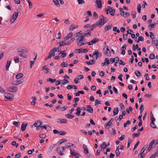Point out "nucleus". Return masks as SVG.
I'll use <instances>...</instances> for the list:
<instances>
[{"mask_svg": "<svg viewBox=\"0 0 158 158\" xmlns=\"http://www.w3.org/2000/svg\"><path fill=\"white\" fill-rule=\"evenodd\" d=\"M90 35L91 33L90 32H88L87 33H84L82 35H81L80 37L77 39L76 41L77 43V45L79 46H81L82 45H85L86 43H84L82 42L85 36H87V35Z\"/></svg>", "mask_w": 158, "mask_h": 158, "instance_id": "obj_1", "label": "nucleus"}, {"mask_svg": "<svg viewBox=\"0 0 158 158\" xmlns=\"http://www.w3.org/2000/svg\"><path fill=\"white\" fill-rule=\"evenodd\" d=\"M99 21H97V22L99 25V27H101L103 26L104 24L106 23L108 21L107 19L104 17L103 15H100L99 17Z\"/></svg>", "mask_w": 158, "mask_h": 158, "instance_id": "obj_2", "label": "nucleus"}, {"mask_svg": "<svg viewBox=\"0 0 158 158\" xmlns=\"http://www.w3.org/2000/svg\"><path fill=\"white\" fill-rule=\"evenodd\" d=\"M17 11H18V12H15L11 19L10 22L12 23H13L15 22L18 16L19 12V10L17 9Z\"/></svg>", "mask_w": 158, "mask_h": 158, "instance_id": "obj_3", "label": "nucleus"}, {"mask_svg": "<svg viewBox=\"0 0 158 158\" xmlns=\"http://www.w3.org/2000/svg\"><path fill=\"white\" fill-rule=\"evenodd\" d=\"M13 96L12 94L8 93H6L5 94V98L8 99L10 101H11L13 100Z\"/></svg>", "mask_w": 158, "mask_h": 158, "instance_id": "obj_4", "label": "nucleus"}, {"mask_svg": "<svg viewBox=\"0 0 158 158\" xmlns=\"http://www.w3.org/2000/svg\"><path fill=\"white\" fill-rule=\"evenodd\" d=\"M98 41L99 39L98 38H96L93 39L90 41L88 42L87 43L88 44V45H91L93 44H95L96 43L98 42Z\"/></svg>", "mask_w": 158, "mask_h": 158, "instance_id": "obj_5", "label": "nucleus"}, {"mask_svg": "<svg viewBox=\"0 0 158 158\" xmlns=\"http://www.w3.org/2000/svg\"><path fill=\"white\" fill-rule=\"evenodd\" d=\"M42 124V122L39 120H37L34 123L33 125L34 127H41V125Z\"/></svg>", "mask_w": 158, "mask_h": 158, "instance_id": "obj_6", "label": "nucleus"}, {"mask_svg": "<svg viewBox=\"0 0 158 158\" xmlns=\"http://www.w3.org/2000/svg\"><path fill=\"white\" fill-rule=\"evenodd\" d=\"M127 45L126 44H124L123 45V46L121 48V50L122 51L121 54L124 55L125 54V50L126 49Z\"/></svg>", "mask_w": 158, "mask_h": 158, "instance_id": "obj_7", "label": "nucleus"}, {"mask_svg": "<svg viewBox=\"0 0 158 158\" xmlns=\"http://www.w3.org/2000/svg\"><path fill=\"white\" fill-rule=\"evenodd\" d=\"M93 56L96 55V59H97L98 57H100L101 56V54L98 51H95L94 52L93 54Z\"/></svg>", "mask_w": 158, "mask_h": 158, "instance_id": "obj_8", "label": "nucleus"}, {"mask_svg": "<svg viewBox=\"0 0 158 158\" xmlns=\"http://www.w3.org/2000/svg\"><path fill=\"white\" fill-rule=\"evenodd\" d=\"M57 122L60 123H66L67 120L64 119L58 118L57 119Z\"/></svg>", "mask_w": 158, "mask_h": 158, "instance_id": "obj_9", "label": "nucleus"}, {"mask_svg": "<svg viewBox=\"0 0 158 158\" xmlns=\"http://www.w3.org/2000/svg\"><path fill=\"white\" fill-rule=\"evenodd\" d=\"M87 109V111L89 113H92L93 112V109L90 105H87L86 106Z\"/></svg>", "mask_w": 158, "mask_h": 158, "instance_id": "obj_10", "label": "nucleus"}, {"mask_svg": "<svg viewBox=\"0 0 158 158\" xmlns=\"http://www.w3.org/2000/svg\"><path fill=\"white\" fill-rule=\"evenodd\" d=\"M27 125L28 124L27 123H24V122L21 125V129L23 131H24L25 130L26 127L27 126Z\"/></svg>", "mask_w": 158, "mask_h": 158, "instance_id": "obj_11", "label": "nucleus"}, {"mask_svg": "<svg viewBox=\"0 0 158 158\" xmlns=\"http://www.w3.org/2000/svg\"><path fill=\"white\" fill-rule=\"evenodd\" d=\"M83 147L84 149V152L85 154H88L89 151L87 146L85 145H83Z\"/></svg>", "mask_w": 158, "mask_h": 158, "instance_id": "obj_12", "label": "nucleus"}, {"mask_svg": "<svg viewBox=\"0 0 158 158\" xmlns=\"http://www.w3.org/2000/svg\"><path fill=\"white\" fill-rule=\"evenodd\" d=\"M96 3L98 7L99 8H101L102 7L101 0H96Z\"/></svg>", "mask_w": 158, "mask_h": 158, "instance_id": "obj_13", "label": "nucleus"}, {"mask_svg": "<svg viewBox=\"0 0 158 158\" xmlns=\"http://www.w3.org/2000/svg\"><path fill=\"white\" fill-rule=\"evenodd\" d=\"M73 34L72 32H70L65 37H64V39L65 40H67L69 39L70 38L72 37Z\"/></svg>", "mask_w": 158, "mask_h": 158, "instance_id": "obj_14", "label": "nucleus"}, {"mask_svg": "<svg viewBox=\"0 0 158 158\" xmlns=\"http://www.w3.org/2000/svg\"><path fill=\"white\" fill-rule=\"evenodd\" d=\"M112 27V24H110L106 26L105 27V31H106L110 30Z\"/></svg>", "mask_w": 158, "mask_h": 158, "instance_id": "obj_15", "label": "nucleus"}, {"mask_svg": "<svg viewBox=\"0 0 158 158\" xmlns=\"http://www.w3.org/2000/svg\"><path fill=\"white\" fill-rule=\"evenodd\" d=\"M108 8L106 10H105V11L106 12V14H108V11H109V12L110 13V15L112 16H113L114 15V13H111V8L110 6H108Z\"/></svg>", "mask_w": 158, "mask_h": 158, "instance_id": "obj_16", "label": "nucleus"}, {"mask_svg": "<svg viewBox=\"0 0 158 158\" xmlns=\"http://www.w3.org/2000/svg\"><path fill=\"white\" fill-rule=\"evenodd\" d=\"M78 50L79 51L78 52L79 53L84 52V53H86L88 52V50L86 49H76V50L77 51Z\"/></svg>", "mask_w": 158, "mask_h": 158, "instance_id": "obj_17", "label": "nucleus"}, {"mask_svg": "<svg viewBox=\"0 0 158 158\" xmlns=\"http://www.w3.org/2000/svg\"><path fill=\"white\" fill-rule=\"evenodd\" d=\"M59 44V47H60L62 46H64L65 45L66 42H65V41L63 40L58 42L57 43V44Z\"/></svg>", "mask_w": 158, "mask_h": 158, "instance_id": "obj_18", "label": "nucleus"}, {"mask_svg": "<svg viewBox=\"0 0 158 158\" xmlns=\"http://www.w3.org/2000/svg\"><path fill=\"white\" fill-rule=\"evenodd\" d=\"M66 51L64 50L62 51H60L59 54H61L62 58H64L67 56V54L65 52Z\"/></svg>", "mask_w": 158, "mask_h": 158, "instance_id": "obj_19", "label": "nucleus"}, {"mask_svg": "<svg viewBox=\"0 0 158 158\" xmlns=\"http://www.w3.org/2000/svg\"><path fill=\"white\" fill-rule=\"evenodd\" d=\"M107 146L108 145H107L106 142H103L102 145L100 146V147L102 149H106Z\"/></svg>", "mask_w": 158, "mask_h": 158, "instance_id": "obj_20", "label": "nucleus"}, {"mask_svg": "<svg viewBox=\"0 0 158 158\" xmlns=\"http://www.w3.org/2000/svg\"><path fill=\"white\" fill-rule=\"evenodd\" d=\"M152 44L154 46L157 44L158 43V41L157 39L156 38H155L154 39H153L152 40Z\"/></svg>", "mask_w": 158, "mask_h": 158, "instance_id": "obj_21", "label": "nucleus"}, {"mask_svg": "<svg viewBox=\"0 0 158 158\" xmlns=\"http://www.w3.org/2000/svg\"><path fill=\"white\" fill-rule=\"evenodd\" d=\"M76 110L77 111V112L75 114L78 116H79L80 114L81 110L80 108L79 107H77L76 109Z\"/></svg>", "mask_w": 158, "mask_h": 158, "instance_id": "obj_22", "label": "nucleus"}, {"mask_svg": "<svg viewBox=\"0 0 158 158\" xmlns=\"http://www.w3.org/2000/svg\"><path fill=\"white\" fill-rule=\"evenodd\" d=\"M17 52H27V49H23L21 48H19L17 49Z\"/></svg>", "mask_w": 158, "mask_h": 158, "instance_id": "obj_23", "label": "nucleus"}, {"mask_svg": "<svg viewBox=\"0 0 158 158\" xmlns=\"http://www.w3.org/2000/svg\"><path fill=\"white\" fill-rule=\"evenodd\" d=\"M56 51L53 48L49 52V54H51L52 56H55Z\"/></svg>", "mask_w": 158, "mask_h": 158, "instance_id": "obj_24", "label": "nucleus"}, {"mask_svg": "<svg viewBox=\"0 0 158 158\" xmlns=\"http://www.w3.org/2000/svg\"><path fill=\"white\" fill-rule=\"evenodd\" d=\"M11 62V61H7V64L6 65V70L8 71L9 70V68Z\"/></svg>", "mask_w": 158, "mask_h": 158, "instance_id": "obj_25", "label": "nucleus"}, {"mask_svg": "<svg viewBox=\"0 0 158 158\" xmlns=\"http://www.w3.org/2000/svg\"><path fill=\"white\" fill-rule=\"evenodd\" d=\"M95 61L94 60H91L89 61H86L85 63L88 65L92 64H94Z\"/></svg>", "mask_w": 158, "mask_h": 158, "instance_id": "obj_26", "label": "nucleus"}, {"mask_svg": "<svg viewBox=\"0 0 158 158\" xmlns=\"http://www.w3.org/2000/svg\"><path fill=\"white\" fill-rule=\"evenodd\" d=\"M118 112V108H115L114 110L113 115L114 116L117 114Z\"/></svg>", "mask_w": 158, "mask_h": 158, "instance_id": "obj_27", "label": "nucleus"}, {"mask_svg": "<svg viewBox=\"0 0 158 158\" xmlns=\"http://www.w3.org/2000/svg\"><path fill=\"white\" fill-rule=\"evenodd\" d=\"M56 81V79H52L50 78H48L47 80V81H50L52 83H54Z\"/></svg>", "mask_w": 158, "mask_h": 158, "instance_id": "obj_28", "label": "nucleus"}, {"mask_svg": "<svg viewBox=\"0 0 158 158\" xmlns=\"http://www.w3.org/2000/svg\"><path fill=\"white\" fill-rule=\"evenodd\" d=\"M65 116L66 118L69 119H72L74 117V116L73 115L69 114H66L65 115Z\"/></svg>", "mask_w": 158, "mask_h": 158, "instance_id": "obj_29", "label": "nucleus"}, {"mask_svg": "<svg viewBox=\"0 0 158 158\" xmlns=\"http://www.w3.org/2000/svg\"><path fill=\"white\" fill-rule=\"evenodd\" d=\"M24 81L23 79H21L20 80H18L16 81V83L15 84V85H18L19 84H21Z\"/></svg>", "mask_w": 158, "mask_h": 158, "instance_id": "obj_30", "label": "nucleus"}, {"mask_svg": "<svg viewBox=\"0 0 158 158\" xmlns=\"http://www.w3.org/2000/svg\"><path fill=\"white\" fill-rule=\"evenodd\" d=\"M23 76V74L22 73H20L17 74L16 76V78L19 79L21 78Z\"/></svg>", "mask_w": 158, "mask_h": 158, "instance_id": "obj_31", "label": "nucleus"}, {"mask_svg": "<svg viewBox=\"0 0 158 158\" xmlns=\"http://www.w3.org/2000/svg\"><path fill=\"white\" fill-rule=\"evenodd\" d=\"M154 121H155L152 120V121H151V122L150 123V124H151L150 125H151V126L153 128H156V125H155V124L154 123Z\"/></svg>", "mask_w": 158, "mask_h": 158, "instance_id": "obj_32", "label": "nucleus"}, {"mask_svg": "<svg viewBox=\"0 0 158 158\" xmlns=\"http://www.w3.org/2000/svg\"><path fill=\"white\" fill-rule=\"evenodd\" d=\"M56 151L58 153H59L60 155H63L64 154L61 152V151L60 150V148L59 147L58 148L56 149Z\"/></svg>", "mask_w": 158, "mask_h": 158, "instance_id": "obj_33", "label": "nucleus"}, {"mask_svg": "<svg viewBox=\"0 0 158 158\" xmlns=\"http://www.w3.org/2000/svg\"><path fill=\"white\" fill-rule=\"evenodd\" d=\"M55 4L58 7H60V5L58 0H53Z\"/></svg>", "mask_w": 158, "mask_h": 158, "instance_id": "obj_34", "label": "nucleus"}, {"mask_svg": "<svg viewBox=\"0 0 158 158\" xmlns=\"http://www.w3.org/2000/svg\"><path fill=\"white\" fill-rule=\"evenodd\" d=\"M43 69L46 70V72L45 73H47L49 72V69L47 67L46 65L43 67Z\"/></svg>", "mask_w": 158, "mask_h": 158, "instance_id": "obj_35", "label": "nucleus"}, {"mask_svg": "<svg viewBox=\"0 0 158 158\" xmlns=\"http://www.w3.org/2000/svg\"><path fill=\"white\" fill-rule=\"evenodd\" d=\"M41 128H42V129L44 128L46 130L47 129V128L48 127H49V128H50L51 127L49 126V125L46 124L44 126H41V127H40Z\"/></svg>", "mask_w": 158, "mask_h": 158, "instance_id": "obj_36", "label": "nucleus"}, {"mask_svg": "<svg viewBox=\"0 0 158 158\" xmlns=\"http://www.w3.org/2000/svg\"><path fill=\"white\" fill-rule=\"evenodd\" d=\"M115 152L117 156H118L120 154V153L119 152V146H118Z\"/></svg>", "mask_w": 158, "mask_h": 158, "instance_id": "obj_37", "label": "nucleus"}, {"mask_svg": "<svg viewBox=\"0 0 158 158\" xmlns=\"http://www.w3.org/2000/svg\"><path fill=\"white\" fill-rule=\"evenodd\" d=\"M111 124L109 121H108L105 124V127L108 129H109L110 127V125Z\"/></svg>", "mask_w": 158, "mask_h": 158, "instance_id": "obj_38", "label": "nucleus"}, {"mask_svg": "<svg viewBox=\"0 0 158 158\" xmlns=\"http://www.w3.org/2000/svg\"><path fill=\"white\" fill-rule=\"evenodd\" d=\"M156 156H158V151L152 155L150 158H155Z\"/></svg>", "mask_w": 158, "mask_h": 158, "instance_id": "obj_39", "label": "nucleus"}, {"mask_svg": "<svg viewBox=\"0 0 158 158\" xmlns=\"http://www.w3.org/2000/svg\"><path fill=\"white\" fill-rule=\"evenodd\" d=\"M81 31L79 32L76 33L74 35L75 36L76 38L80 36V35H81L82 34V33H81Z\"/></svg>", "mask_w": 158, "mask_h": 158, "instance_id": "obj_40", "label": "nucleus"}, {"mask_svg": "<svg viewBox=\"0 0 158 158\" xmlns=\"http://www.w3.org/2000/svg\"><path fill=\"white\" fill-rule=\"evenodd\" d=\"M113 30L114 31H116L118 33H119L120 32V30L118 29H117V27H113Z\"/></svg>", "mask_w": 158, "mask_h": 158, "instance_id": "obj_41", "label": "nucleus"}, {"mask_svg": "<svg viewBox=\"0 0 158 158\" xmlns=\"http://www.w3.org/2000/svg\"><path fill=\"white\" fill-rule=\"evenodd\" d=\"M141 5L139 4L137 6V11L139 13H140L141 11Z\"/></svg>", "mask_w": 158, "mask_h": 158, "instance_id": "obj_42", "label": "nucleus"}, {"mask_svg": "<svg viewBox=\"0 0 158 158\" xmlns=\"http://www.w3.org/2000/svg\"><path fill=\"white\" fill-rule=\"evenodd\" d=\"M136 75L138 77H141V73L140 72L138 71H136L135 72Z\"/></svg>", "mask_w": 158, "mask_h": 158, "instance_id": "obj_43", "label": "nucleus"}, {"mask_svg": "<svg viewBox=\"0 0 158 158\" xmlns=\"http://www.w3.org/2000/svg\"><path fill=\"white\" fill-rule=\"evenodd\" d=\"M67 139H61L59 141L60 144H61L63 143L66 142H67Z\"/></svg>", "mask_w": 158, "mask_h": 158, "instance_id": "obj_44", "label": "nucleus"}, {"mask_svg": "<svg viewBox=\"0 0 158 158\" xmlns=\"http://www.w3.org/2000/svg\"><path fill=\"white\" fill-rule=\"evenodd\" d=\"M97 26L98 27H99V26L98 23L96 22L95 24H94L93 25L91 26L90 27L93 28H95L97 27Z\"/></svg>", "mask_w": 158, "mask_h": 158, "instance_id": "obj_45", "label": "nucleus"}, {"mask_svg": "<svg viewBox=\"0 0 158 158\" xmlns=\"http://www.w3.org/2000/svg\"><path fill=\"white\" fill-rule=\"evenodd\" d=\"M55 36L56 39H60L61 38V34L60 32H59Z\"/></svg>", "mask_w": 158, "mask_h": 158, "instance_id": "obj_46", "label": "nucleus"}, {"mask_svg": "<svg viewBox=\"0 0 158 158\" xmlns=\"http://www.w3.org/2000/svg\"><path fill=\"white\" fill-rule=\"evenodd\" d=\"M155 58V55L153 53H151L150 54L149 56V58L150 59H153Z\"/></svg>", "mask_w": 158, "mask_h": 158, "instance_id": "obj_47", "label": "nucleus"}, {"mask_svg": "<svg viewBox=\"0 0 158 158\" xmlns=\"http://www.w3.org/2000/svg\"><path fill=\"white\" fill-rule=\"evenodd\" d=\"M69 82V81H68L67 80L65 79H64L62 80V83L63 85H66Z\"/></svg>", "mask_w": 158, "mask_h": 158, "instance_id": "obj_48", "label": "nucleus"}, {"mask_svg": "<svg viewBox=\"0 0 158 158\" xmlns=\"http://www.w3.org/2000/svg\"><path fill=\"white\" fill-rule=\"evenodd\" d=\"M59 132L60 135H64L67 134V133L64 131H60Z\"/></svg>", "mask_w": 158, "mask_h": 158, "instance_id": "obj_49", "label": "nucleus"}, {"mask_svg": "<svg viewBox=\"0 0 158 158\" xmlns=\"http://www.w3.org/2000/svg\"><path fill=\"white\" fill-rule=\"evenodd\" d=\"M12 92H15L17 91L18 88L16 86L12 87Z\"/></svg>", "mask_w": 158, "mask_h": 158, "instance_id": "obj_50", "label": "nucleus"}, {"mask_svg": "<svg viewBox=\"0 0 158 158\" xmlns=\"http://www.w3.org/2000/svg\"><path fill=\"white\" fill-rule=\"evenodd\" d=\"M133 31L131 29H128L127 31V33L126 34V35L127 36L128 34H131V33H133Z\"/></svg>", "mask_w": 158, "mask_h": 158, "instance_id": "obj_51", "label": "nucleus"}, {"mask_svg": "<svg viewBox=\"0 0 158 158\" xmlns=\"http://www.w3.org/2000/svg\"><path fill=\"white\" fill-rule=\"evenodd\" d=\"M19 55L21 57H24L25 58H27V55H26L24 53H21L20 54H19Z\"/></svg>", "mask_w": 158, "mask_h": 158, "instance_id": "obj_52", "label": "nucleus"}, {"mask_svg": "<svg viewBox=\"0 0 158 158\" xmlns=\"http://www.w3.org/2000/svg\"><path fill=\"white\" fill-rule=\"evenodd\" d=\"M79 4H84L85 3V1L84 0H77Z\"/></svg>", "mask_w": 158, "mask_h": 158, "instance_id": "obj_53", "label": "nucleus"}, {"mask_svg": "<svg viewBox=\"0 0 158 158\" xmlns=\"http://www.w3.org/2000/svg\"><path fill=\"white\" fill-rule=\"evenodd\" d=\"M70 154L71 155L74 156H77L78 154V153L76 152H73L72 151V150L70 151Z\"/></svg>", "mask_w": 158, "mask_h": 158, "instance_id": "obj_54", "label": "nucleus"}, {"mask_svg": "<svg viewBox=\"0 0 158 158\" xmlns=\"http://www.w3.org/2000/svg\"><path fill=\"white\" fill-rule=\"evenodd\" d=\"M93 16L94 18V19H96L98 17V15L96 12H94V13Z\"/></svg>", "mask_w": 158, "mask_h": 158, "instance_id": "obj_55", "label": "nucleus"}, {"mask_svg": "<svg viewBox=\"0 0 158 158\" xmlns=\"http://www.w3.org/2000/svg\"><path fill=\"white\" fill-rule=\"evenodd\" d=\"M136 14V13L135 11H132L131 12V15H132V18L134 19L135 18Z\"/></svg>", "mask_w": 158, "mask_h": 158, "instance_id": "obj_56", "label": "nucleus"}, {"mask_svg": "<svg viewBox=\"0 0 158 158\" xmlns=\"http://www.w3.org/2000/svg\"><path fill=\"white\" fill-rule=\"evenodd\" d=\"M155 140L154 139H153L152 140V141L150 143L149 146H150L151 147H152V146L154 144V143H155Z\"/></svg>", "mask_w": 158, "mask_h": 158, "instance_id": "obj_57", "label": "nucleus"}, {"mask_svg": "<svg viewBox=\"0 0 158 158\" xmlns=\"http://www.w3.org/2000/svg\"><path fill=\"white\" fill-rule=\"evenodd\" d=\"M138 44H136L135 46L134 44L133 45L132 47V49L133 51H135L136 49H137V48L138 47Z\"/></svg>", "mask_w": 158, "mask_h": 158, "instance_id": "obj_58", "label": "nucleus"}, {"mask_svg": "<svg viewBox=\"0 0 158 158\" xmlns=\"http://www.w3.org/2000/svg\"><path fill=\"white\" fill-rule=\"evenodd\" d=\"M26 1L28 3L29 7L30 8H31V6H32V2L29 0H26Z\"/></svg>", "mask_w": 158, "mask_h": 158, "instance_id": "obj_59", "label": "nucleus"}, {"mask_svg": "<svg viewBox=\"0 0 158 158\" xmlns=\"http://www.w3.org/2000/svg\"><path fill=\"white\" fill-rule=\"evenodd\" d=\"M150 34V38L152 40L153 39H154V35L153 33L152 32H150L149 33Z\"/></svg>", "mask_w": 158, "mask_h": 158, "instance_id": "obj_60", "label": "nucleus"}, {"mask_svg": "<svg viewBox=\"0 0 158 158\" xmlns=\"http://www.w3.org/2000/svg\"><path fill=\"white\" fill-rule=\"evenodd\" d=\"M134 60V57L133 56H131V58L130 60L129 61V62L131 64H132Z\"/></svg>", "mask_w": 158, "mask_h": 158, "instance_id": "obj_61", "label": "nucleus"}, {"mask_svg": "<svg viewBox=\"0 0 158 158\" xmlns=\"http://www.w3.org/2000/svg\"><path fill=\"white\" fill-rule=\"evenodd\" d=\"M105 62H106V65H108L109 64L110 62H109V59L107 58H105Z\"/></svg>", "mask_w": 158, "mask_h": 158, "instance_id": "obj_62", "label": "nucleus"}, {"mask_svg": "<svg viewBox=\"0 0 158 158\" xmlns=\"http://www.w3.org/2000/svg\"><path fill=\"white\" fill-rule=\"evenodd\" d=\"M95 106H97L99 104H101V103L100 101H99L98 100L96 99L95 100Z\"/></svg>", "mask_w": 158, "mask_h": 158, "instance_id": "obj_63", "label": "nucleus"}, {"mask_svg": "<svg viewBox=\"0 0 158 158\" xmlns=\"http://www.w3.org/2000/svg\"><path fill=\"white\" fill-rule=\"evenodd\" d=\"M15 158H19L21 156V153L19 152L18 154L15 155Z\"/></svg>", "mask_w": 158, "mask_h": 158, "instance_id": "obj_64", "label": "nucleus"}]
</instances>
